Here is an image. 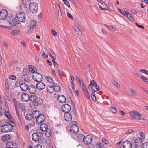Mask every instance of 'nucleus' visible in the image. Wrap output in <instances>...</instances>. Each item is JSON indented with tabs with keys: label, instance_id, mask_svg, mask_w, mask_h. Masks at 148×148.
<instances>
[{
	"label": "nucleus",
	"instance_id": "1",
	"mask_svg": "<svg viewBox=\"0 0 148 148\" xmlns=\"http://www.w3.org/2000/svg\"><path fill=\"white\" fill-rule=\"evenodd\" d=\"M12 125L7 123L3 125L1 127V131L3 132H9L13 129Z\"/></svg>",
	"mask_w": 148,
	"mask_h": 148
},
{
	"label": "nucleus",
	"instance_id": "2",
	"mask_svg": "<svg viewBox=\"0 0 148 148\" xmlns=\"http://www.w3.org/2000/svg\"><path fill=\"white\" fill-rule=\"evenodd\" d=\"M38 5L35 3H30L29 6V9L31 12L32 13H35L38 10Z\"/></svg>",
	"mask_w": 148,
	"mask_h": 148
},
{
	"label": "nucleus",
	"instance_id": "3",
	"mask_svg": "<svg viewBox=\"0 0 148 148\" xmlns=\"http://www.w3.org/2000/svg\"><path fill=\"white\" fill-rule=\"evenodd\" d=\"M32 79L36 82H40L42 79V76L38 73H36L32 74Z\"/></svg>",
	"mask_w": 148,
	"mask_h": 148
},
{
	"label": "nucleus",
	"instance_id": "4",
	"mask_svg": "<svg viewBox=\"0 0 148 148\" xmlns=\"http://www.w3.org/2000/svg\"><path fill=\"white\" fill-rule=\"evenodd\" d=\"M18 20L21 22H23L25 21V16L24 14L21 12L18 13L16 15Z\"/></svg>",
	"mask_w": 148,
	"mask_h": 148
},
{
	"label": "nucleus",
	"instance_id": "5",
	"mask_svg": "<svg viewBox=\"0 0 148 148\" xmlns=\"http://www.w3.org/2000/svg\"><path fill=\"white\" fill-rule=\"evenodd\" d=\"M130 114L131 117L135 119L138 120L140 119L141 116L139 113L137 112H130Z\"/></svg>",
	"mask_w": 148,
	"mask_h": 148
},
{
	"label": "nucleus",
	"instance_id": "6",
	"mask_svg": "<svg viewBox=\"0 0 148 148\" xmlns=\"http://www.w3.org/2000/svg\"><path fill=\"white\" fill-rule=\"evenodd\" d=\"M45 119V116L44 114H40L37 117L36 120V123L37 124L40 125L44 122Z\"/></svg>",
	"mask_w": 148,
	"mask_h": 148
},
{
	"label": "nucleus",
	"instance_id": "7",
	"mask_svg": "<svg viewBox=\"0 0 148 148\" xmlns=\"http://www.w3.org/2000/svg\"><path fill=\"white\" fill-rule=\"evenodd\" d=\"M67 130L71 133L74 134L77 133L79 131L78 127L77 125H72Z\"/></svg>",
	"mask_w": 148,
	"mask_h": 148
},
{
	"label": "nucleus",
	"instance_id": "8",
	"mask_svg": "<svg viewBox=\"0 0 148 148\" xmlns=\"http://www.w3.org/2000/svg\"><path fill=\"white\" fill-rule=\"evenodd\" d=\"M83 139V142L86 145L90 144L92 140V139L91 137L89 135L84 136Z\"/></svg>",
	"mask_w": 148,
	"mask_h": 148
},
{
	"label": "nucleus",
	"instance_id": "9",
	"mask_svg": "<svg viewBox=\"0 0 148 148\" xmlns=\"http://www.w3.org/2000/svg\"><path fill=\"white\" fill-rule=\"evenodd\" d=\"M132 143L129 141L127 140L125 141L123 145H119V148H131Z\"/></svg>",
	"mask_w": 148,
	"mask_h": 148
},
{
	"label": "nucleus",
	"instance_id": "10",
	"mask_svg": "<svg viewBox=\"0 0 148 148\" xmlns=\"http://www.w3.org/2000/svg\"><path fill=\"white\" fill-rule=\"evenodd\" d=\"M8 15V12L6 10L3 9L0 11V19H4L7 17Z\"/></svg>",
	"mask_w": 148,
	"mask_h": 148
},
{
	"label": "nucleus",
	"instance_id": "11",
	"mask_svg": "<svg viewBox=\"0 0 148 148\" xmlns=\"http://www.w3.org/2000/svg\"><path fill=\"white\" fill-rule=\"evenodd\" d=\"M71 106L67 104H65L62 106V111L65 113L69 112L71 110Z\"/></svg>",
	"mask_w": 148,
	"mask_h": 148
},
{
	"label": "nucleus",
	"instance_id": "12",
	"mask_svg": "<svg viewBox=\"0 0 148 148\" xmlns=\"http://www.w3.org/2000/svg\"><path fill=\"white\" fill-rule=\"evenodd\" d=\"M45 84L41 82L37 83L36 84V88L39 90L43 89L45 88Z\"/></svg>",
	"mask_w": 148,
	"mask_h": 148
},
{
	"label": "nucleus",
	"instance_id": "13",
	"mask_svg": "<svg viewBox=\"0 0 148 148\" xmlns=\"http://www.w3.org/2000/svg\"><path fill=\"white\" fill-rule=\"evenodd\" d=\"M64 118L66 121H70L72 119V115L69 112L65 113L64 114Z\"/></svg>",
	"mask_w": 148,
	"mask_h": 148
},
{
	"label": "nucleus",
	"instance_id": "14",
	"mask_svg": "<svg viewBox=\"0 0 148 148\" xmlns=\"http://www.w3.org/2000/svg\"><path fill=\"white\" fill-rule=\"evenodd\" d=\"M142 140L140 137H137L135 140L134 144L136 145V146L140 147L142 144Z\"/></svg>",
	"mask_w": 148,
	"mask_h": 148
},
{
	"label": "nucleus",
	"instance_id": "15",
	"mask_svg": "<svg viewBox=\"0 0 148 148\" xmlns=\"http://www.w3.org/2000/svg\"><path fill=\"white\" fill-rule=\"evenodd\" d=\"M58 101L61 103H63L65 102L66 98L63 95H58Z\"/></svg>",
	"mask_w": 148,
	"mask_h": 148
},
{
	"label": "nucleus",
	"instance_id": "16",
	"mask_svg": "<svg viewBox=\"0 0 148 148\" xmlns=\"http://www.w3.org/2000/svg\"><path fill=\"white\" fill-rule=\"evenodd\" d=\"M29 96L27 93H24L22 95V99L25 102H27L29 100Z\"/></svg>",
	"mask_w": 148,
	"mask_h": 148
},
{
	"label": "nucleus",
	"instance_id": "17",
	"mask_svg": "<svg viewBox=\"0 0 148 148\" xmlns=\"http://www.w3.org/2000/svg\"><path fill=\"white\" fill-rule=\"evenodd\" d=\"M124 13V15L127 17V18L131 21H133L134 19L130 13L127 11H125L124 10H123Z\"/></svg>",
	"mask_w": 148,
	"mask_h": 148
},
{
	"label": "nucleus",
	"instance_id": "18",
	"mask_svg": "<svg viewBox=\"0 0 148 148\" xmlns=\"http://www.w3.org/2000/svg\"><path fill=\"white\" fill-rule=\"evenodd\" d=\"M43 103V101L42 99L39 98L36 99V101L35 102H32V105L33 106H38L40 105Z\"/></svg>",
	"mask_w": 148,
	"mask_h": 148
},
{
	"label": "nucleus",
	"instance_id": "19",
	"mask_svg": "<svg viewBox=\"0 0 148 148\" xmlns=\"http://www.w3.org/2000/svg\"><path fill=\"white\" fill-rule=\"evenodd\" d=\"M53 86L54 91H55L56 92H59L61 90V89L60 87L58 84L54 83L53 84Z\"/></svg>",
	"mask_w": 148,
	"mask_h": 148
},
{
	"label": "nucleus",
	"instance_id": "20",
	"mask_svg": "<svg viewBox=\"0 0 148 148\" xmlns=\"http://www.w3.org/2000/svg\"><path fill=\"white\" fill-rule=\"evenodd\" d=\"M82 89L84 94L88 99H90V96L89 95L88 92L87 91L86 87L85 85H84L83 84H82Z\"/></svg>",
	"mask_w": 148,
	"mask_h": 148
},
{
	"label": "nucleus",
	"instance_id": "21",
	"mask_svg": "<svg viewBox=\"0 0 148 148\" xmlns=\"http://www.w3.org/2000/svg\"><path fill=\"white\" fill-rule=\"evenodd\" d=\"M73 28L74 29L78 36H81L82 37V33L81 31L79 29V28L75 25L73 26Z\"/></svg>",
	"mask_w": 148,
	"mask_h": 148
},
{
	"label": "nucleus",
	"instance_id": "22",
	"mask_svg": "<svg viewBox=\"0 0 148 148\" xmlns=\"http://www.w3.org/2000/svg\"><path fill=\"white\" fill-rule=\"evenodd\" d=\"M20 88L22 90L25 91L28 89L29 86L25 83H22L20 85Z\"/></svg>",
	"mask_w": 148,
	"mask_h": 148
},
{
	"label": "nucleus",
	"instance_id": "23",
	"mask_svg": "<svg viewBox=\"0 0 148 148\" xmlns=\"http://www.w3.org/2000/svg\"><path fill=\"white\" fill-rule=\"evenodd\" d=\"M40 112L38 110L34 111L32 112V114L33 117L34 119H36L37 117L39 116L40 115Z\"/></svg>",
	"mask_w": 148,
	"mask_h": 148
},
{
	"label": "nucleus",
	"instance_id": "24",
	"mask_svg": "<svg viewBox=\"0 0 148 148\" xmlns=\"http://www.w3.org/2000/svg\"><path fill=\"white\" fill-rule=\"evenodd\" d=\"M28 89L30 93H34L36 92V88L33 85L29 86Z\"/></svg>",
	"mask_w": 148,
	"mask_h": 148
},
{
	"label": "nucleus",
	"instance_id": "25",
	"mask_svg": "<svg viewBox=\"0 0 148 148\" xmlns=\"http://www.w3.org/2000/svg\"><path fill=\"white\" fill-rule=\"evenodd\" d=\"M28 68L29 71L32 73H37V70L36 68L32 65H29L28 66Z\"/></svg>",
	"mask_w": 148,
	"mask_h": 148
},
{
	"label": "nucleus",
	"instance_id": "26",
	"mask_svg": "<svg viewBox=\"0 0 148 148\" xmlns=\"http://www.w3.org/2000/svg\"><path fill=\"white\" fill-rule=\"evenodd\" d=\"M9 23L12 26H14L17 24H20L19 22H18L17 21L16 19L13 18L12 20L9 22Z\"/></svg>",
	"mask_w": 148,
	"mask_h": 148
},
{
	"label": "nucleus",
	"instance_id": "27",
	"mask_svg": "<svg viewBox=\"0 0 148 148\" xmlns=\"http://www.w3.org/2000/svg\"><path fill=\"white\" fill-rule=\"evenodd\" d=\"M32 140L34 141H38V140H39V138H40L36 133H33L32 135Z\"/></svg>",
	"mask_w": 148,
	"mask_h": 148
},
{
	"label": "nucleus",
	"instance_id": "28",
	"mask_svg": "<svg viewBox=\"0 0 148 148\" xmlns=\"http://www.w3.org/2000/svg\"><path fill=\"white\" fill-rule=\"evenodd\" d=\"M43 131H42L41 130H40V129H38L36 130V133L38 135V136L40 138L42 137L43 134Z\"/></svg>",
	"mask_w": 148,
	"mask_h": 148
},
{
	"label": "nucleus",
	"instance_id": "29",
	"mask_svg": "<svg viewBox=\"0 0 148 148\" xmlns=\"http://www.w3.org/2000/svg\"><path fill=\"white\" fill-rule=\"evenodd\" d=\"M11 137V136L9 134H6L3 136L2 137V138L3 141H5L10 139Z\"/></svg>",
	"mask_w": 148,
	"mask_h": 148
},
{
	"label": "nucleus",
	"instance_id": "30",
	"mask_svg": "<svg viewBox=\"0 0 148 148\" xmlns=\"http://www.w3.org/2000/svg\"><path fill=\"white\" fill-rule=\"evenodd\" d=\"M29 100L32 102H35L36 101V99L37 98V97L34 95H31L29 96Z\"/></svg>",
	"mask_w": 148,
	"mask_h": 148
},
{
	"label": "nucleus",
	"instance_id": "31",
	"mask_svg": "<svg viewBox=\"0 0 148 148\" xmlns=\"http://www.w3.org/2000/svg\"><path fill=\"white\" fill-rule=\"evenodd\" d=\"M47 91L49 93H53L54 91L53 87V86H48L47 87Z\"/></svg>",
	"mask_w": 148,
	"mask_h": 148
},
{
	"label": "nucleus",
	"instance_id": "32",
	"mask_svg": "<svg viewBox=\"0 0 148 148\" xmlns=\"http://www.w3.org/2000/svg\"><path fill=\"white\" fill-rule=\"evenodd\" d=\"M48 129V126L46 124H43L41 125L40 129L44 132Z\"/></svg>",
	"mask_w": 148,
	"mask_h": 148
},
{
	"label": "nucleus",
	"instance_id": "33",
	"mask_svg": "<svg viewBox=\"0 0 148 148\" xmlns=\"http://www.w3.org/2000/svg\"><path fill=\"white\" fill-rule=\"evenodd\" d=\"M70 84L71 85V87L69 88L71 94L73 95V93H75L74 90V85L73 82L72 81L71 82Z\"/></svg>",
	"mask_w": 148,
	"mask_h": 148
},
{
	"label": "nucleus",
	"instance_id": "34",
	"mask_svg": "<svg viewBox=\"0 0 148 148\" xmlns=\"http://www.w3.org/2000/svg\"><path fill=\"white\" fill-rule=\"evenodd\" d=\"M36 24V21L34 20H32L30 22V28L34 29Z\"/></svg>",
	"mask_w": 148,
	"mask_h": 148
},
{
	"label": "nucleus",
	"instance_id": "35",
	"mask_svg": "<svg viewBox=\"0 0 148 148\" xmlns=\"http://www.w3.org/2000/svg\"><path fill=\"white\" fill-rule=\"evenodd\" d=\"M45 135L47 137H49L51 134V130L49 129H48L45 131H44Z\"/></svg>",
	"mask_w": 148,
	"mask_h": 148
},
{
	"label": "nucleus",
	"instance_id": "36",
	"mask_svg": "<svg viewBox=\"0 0 148 148\" xmlns=\"http://www.w3.org/2000/svg\"><path fill=\"white\" fill-rule=\"evenodd\" d=\"M91 90L93 92H96L99 90V87L97 86H91Z\"/></svg>",
	"mask_w": 148,
	"mask_h": 148
},
{
	"label": "nucleus",
	"instance_id": "37",
	"mask_svg": "<svg viewBox=\"0 0 148 148\" xmlns=\"http://www.w3.org/2000/svg\"><path fill=\"white\" fill-rule=\"evenodd\" d=\"M25 118L26 119L28 120H30L34 119L33 117L32 116V114H28L26 115Z\"/></svg>",
	"mask_w": 148,
	"mask_h": 148
},
{
	"label": "nucleus",
	"instance_id": "38",
	"mask_svg": "<svg viewBox=\"0 0 148 148\" xmlns=\"http://www.w3.org/2000/svg\"><path fill=\"white\" fill-rule=\"evenodd\" d=\"M96 146L97 147L96 148H104V146L101 143L98 142L96 143Z\"/></svg>",
	"mask_w": 148,
	"mask_h": 148
},
{
	"label": "nucleus",
	"instance_id": "39",
	"mask_svg": "<svg viewBox=\"0 0 148 148\" xmlns=\"http://www.w3.org/2000/svg\"><path fill=\"white\" fill-rule=\"evenodd\" d=\"M116 107L114 105L112 104V107L110 108V109L111 111L112 112L114 113H116V112L117 111L116 110Z\"/></svg>",
	"mask_w": 148,
	"mask_h": 148
},
{
	"label": "nucleus",
	"instance_id": "40",
	"mask_svg": "<svg viewBox=\"0 0 148 148\" xmlns=\"http://www.w3.org/2000/svg\"><path fill=\"white\" fill-rule=\"evenodd\" d=\"M46 79L50 83H52L53 81V79L49 76H46Z\"/></svg>",
	"mask_w": 148,
	"mask_h": 148
},
{
	"label": "nucleus",
	"instance_id": "41",
	"mask_svg": "<svg viewBox=\"0 0 148 148\" xmlns=\"http://www.w3.org/2000/svg\"><path fill=\"white\" fill-rule=\"evenodd\" d=\"M91 97L93 101H96L97 99L95 96V92H92L91 94Z\"/></svg>",
	"mask_w": 148,
	"mask_h": 148
},
{
	"label": "nucleus",
	"instance_id": "42",
	"mask_svg": "<svg viewBox=\"0 0 148 148\" xmlns=\"http://www.w3.org/2000/svg\"><path fill=\"white\" fill-rule=\"evenodd\" d=\"M97 86V83L94 80H92L90 82L89 86Z\"/></svg>",
	"mask_w": 148,
	"mask_h": 148
},
{
	"label": "nucleus",
	"instance_id": "43",
	"mask_svg": "<svg viewBox=\"0 0 148 148\" xmlns=\"http://www.w3.org/2000/svg\"><path fill=\"white\" fill-rule=\"evenodd\" d=\"M140 71L143 73L148 75V70H146L143 69H140Z\"/></svg>",
	"mask_w": 148,
	"mask_h": 148
},
{
	"label": "nucleus",
	"instance_id": "44",
	"mask_svg": "<svg viewBox=\"0 0 148 148\" xmlns=\"http://www.w3.org/2000/svg\"><path fill=\"white\" fill-rule=\"evenodd\" d=\"M20 32V31L17 30H14L12 31V34L14 35H16L18 34Z\"/></svg>",
	"mask_w": 148,
	"mask_h": 148
},
{
	"label": "nucleus",
	"instance_id": "45",
	"mask_svg": "<svg viewBox=\"0 0 148 148\" xmlns=\"http://www.w3.org/2000/svg\"><path fill=\"white\" fill-rule=\"evenodd\" d=\"M64 4L69 8H70V6L69 2L67 0H62Z\"/></svg>",
	"mask_w": 148,
	"mask_h": 148
},
{
	"label": "nucleus",
	"instance_id": "46",
	"mask_svg": "<svg viewBox=\"0 0 148 148\" xmlns=\"http://www.w3.org/2000/svg\"><path fill=\"white\" fill-rule=\"evenodd\" d=\"M141 78L144 81H145L148 84V78L144 76H141Z\"/></svg>",
	"mask_w": 148,
	"mask_h": 148
},
{
	"label": "nucleus",
	"instance_id": "47",
	"mask_svg": "<svg viewBox=\"0 0 148 148\" xmlns=\"http://www.w3.org/2000/svg\"><path fill=\"white\" fill-rule=\"evenodd\" d=\"M112 84L118 88H120V85L117 82L115 81H113Z\"/></svg>",
	"mask_w": 148,
	"mask_h": 148
},
{
	"label": "nucleus",
	"instance_id": "48",
	"mask_svg": "<svg viewBox=\"0 0 148 148\" xmlns=\"http://www.w3.org/2000/svg\"><path fill=\"white\" fill-rule=\"evenodd\" d=\"M18 105L19 107L22 110L24 111L25 110V106L21 103H19Z\"/></svg>",
	"mask_w": 148,
	"mask_h": 148
},
{
	"label": "nucleus",
	"instance_id": "49",
	"mask_svg": "<svg viewBox=\"0 0 148 148\" xmlns=\"http://www.w3.org/2000/svg\"><path fill=\"white\" fill-rule=\"evenodd\" d=\"M130 91L131 92V93L133 95H136V92L134 90L131 89L130 90Z\"/></svg>",
	"mask_w": 148,
	"mask_h": 148
},
{
	"label": "nucleus",
	"instance_id": "50",
	"mask_svg": "<svg viewBox=\"0 0 148 148\" xmlns=\"http://www.w3.org/2000/svg\"><path fill=\"white\" fill-rule=\"evenodd\" d=\"M9 122L10 123L9 124H11L12 125V128L13 127H14V126L15 125L14 122L11 119H9Z\"/></svg>",
	"mask_w": 148,
	"mask_h": 148
},
{
	"label": "nucleus",
	"instance_id": "51",
	"mask_svg": "<svg viewBox=\"0 0 148 148\" xmlns=\"http://www.w3.org/2000/svg\"><path fill=\"white\" fill-rule=\"evenodd\" d=\"M51 52L52 53V55L49 54V55L51 56V57L56 58V55L54 53L53 51L52 50H51Z\"/></svg>",
	"mask_w": 148,
	"mask_h": 148
},
{
	"label": "nucleus",
	"instance_id": "52",
	"mask_svg": "<svg viewBox=\"0 0 148 148\" xmlns=\"http://www.w3.org/2000/svg\"><path fill=\"white\" fill-rule=\"evenodd\" d=\"M5 116L6 117L9 119H10V118H11V117L10 115L9 112L8 111H6L5 112Z\"/></svg>",
	"mask_w": 148,
	"mask_h": 148
},
{
	"label": "nucleus",
	"instance_id": "53",
	"mask_svg": "<svg viewBox=\"0 0 148 148\" xmlns=\"http://www.w3.org/2000/svg\"><path fill=\"white\" fill-rule=\"evenodd\" d=\"M139 134L142 138L144 139L145 138V134L144 133L142 132H139Z\"/></svg>",
	"mask_w": 148,
	"mask_h": 148
},
{
	"label": "nucleus",
	"instance_id": "54",
	"mask_svg": "<svg viewBox=\"0 0 148 148\" xmlns=\"http://www.w3.org/2000/svg\"><path fill=\"white\" fill-rule=\"evenodd\" d=\"M124 10L125 11H126V10H125V9L123 8L122 10V11L120 9L118 8L117 9L118 11L120 12L123 15H124V12H123V10Z\"/></svg>",
	"mask_w": 148,
	"mask_h": 148
},
{
	"label": "nucleus",
	"instance_id": "55",
	"mask_svg": "<svg viewBox=\"0 0 148 148\" xmlns=\"http://www.w3.org/2000/svg\"><path fill=\"white\" fill-rule=\"evenodd\" d=\"M134 132V131L133 130H128L126 132V134H131L133 132Z\"/></svg>",
	"mask_w": 148,
	"mask_h": 148
},
{
	"label": "nucleus",
	"instance_id": "56",
	"mask_svg": "<svg viewBox=\"0 0 148 148\" xmlns=\"http://www.w3.org/2000/svg\"><path fill=\"white\" fill-rule=\"evenodd\" d=\"M143 148H148V142H145L143 144Z\"/></svg>",
	"mask_w": 148,
	"mask_h": 148
},
{
	"label": "nucleus",
	"instance_id": "57",
	"mask_svg": "<svg viewBox=\"0 0 148 148\" xmlns=\"http://www.w3.org/2000/svg\"><path fill=\"white\" fill-rule=\"evenodd\" d=\"M103 6H106V5L104 2L102 0H97Z\"/></svg>",
	"mask_w": 148,
	"mask_h": 148
},
{
	"label": "nucleus",
	"instance_id": "58",
	"mask_svg": "<svg viewBox=\"0 0 148 148\" xmlns=\"http://www.w3.org/2000/svg\"><path fill=\"white\" fill-rule=\"evenodd\" d=\"M99 8L100 9L102 10H108V8L107 7H106V6H103L104 7V8H103L101 6H99Z\"/></svg>",
	"mask_w": 148,
	"mask_h": 148
},
{
	"label": "nucleus",
	"instance_id": "59",
	"mask_svg": "<svg viewBox=\"0 0 148 148\" xmlns=\"http://www.w3.org/2000/svg\"><path fill=\"white\" fill-rule=\"evenodd\" d=\"M10 78L11 79L15 80L16 79V77L15 75H12L10 77Z\"/></svg>",
	"mask_w": 148,
	"mask_h": 148
},
{
	"label": "nucleus",
	"instance_id": "60",
	"mask_svg": "<svg viewBox=\"0 0 148 148\" xmlns=\"http://www.w3.org/2000/svg\"><path fill=\"white\" fill-rule=\"evenodd\" d=\"M38 142L40 143H42L44 142V138L42 137L39 138V140H38Z\"/></svg>",
	"mask_w": 148,
	"mask_h": 148
},
{
	"label": "nucleus",
	"instance_id": "61",
	"mask_svg": "<svg viewBox=\"0 0 148 148\" xmlns=\"http://www.w3.org/2000/svg\"><path fill=\"white\" fill-rule=\"evenodd\" d=\"M52 33V34L54 36L56 37L57 36V32L55 30L53 29L52 30L51 32Z\"/></svg>",
	"mask_w": 148,
	"mask_h": 148
},
{
	"label": "nucleus",
	"instance_id": "62",
	"mask_svg": "<svg viewBox=\"0 0 148 148\" xmlns=\"http://www.w3.org/2000/svg\"><path fill=\"white\" fill-rule=\"evenodd\" d=\"M103 142L106 144L108 143V141L105 138H103L102 139Z\"/></svg>",
	"mask_w": 148,
	"mask_h": 148
},
{
	"label": "nucleus",
	"instance_id": "63",
	"mask_svg": "<svg viewBox=\"0 0 148 148\" xmlns=\"http://www.w3.org/2000/svg\"><path fill=\"white\" fill-rule=\"evenodd\" d=\"M34 148H42V147L40 145L38 144L36 145Z\"/></svg>",
	"mask_w": 148,
	"mask_h": 148
},
{
	"label": "nucleus",
	"instance_id": "64",
	"mask_svg": "<svg viewBox=\"0 0 148 148\" xmlns=\"http://www.w3.org/2000/svg\"><path fill=\"white\" fill-rule=\"evenodd\" d=\"M116 28L115 27H114L113 26H111L110 27V30L112 31H114L116 30Z\"/></svg>",
	"mask_w": 148,
	"mask_h": 148
}]
</instances>
